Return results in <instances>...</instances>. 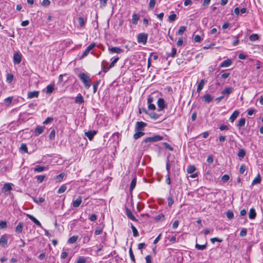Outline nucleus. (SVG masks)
I'll return each mask as SVG.
<instances>
[{
	"mask_svg": "<svg viewBox=\"0 0 263 263\" xmlns=\"http://www.w3.org/2000/svg\"><path fill=\"white\" fill-rule=\"evenodd\" d=\"M53 120L52 117H47L46 119L43 122V124H47Z\"/></svg>",
	"mask_w": 263,
	"mask_h": 263,
	"instance_id": "nucleus-60",
	"label": "nucleus"
},
{
	"mask_svg": "<svg viewBox=\"0 0 263 263\" xmlns=\"http://www.w3.org/2000/svg\"><path fill=\"white\" fill-rule=\"evenodd\" d=\"M246 170V166L245 164H242L239 168V173L243 174Z\"/></svg>",
	"mask_w": 263,
	"mask_h": 263,
	"instance_id": "nucleus-56",
	"label": "nucleus"
},
{
	"mask_svg": "<svg viewBox=\"0 0 263 263\" xmlns=\"http://www.w3.org/2000/svg\"><path fill=\"white\" fill-rule=\"evenodd\" d=\"M33 201L36 203H42L45 201V199L43 197H39L38 199L33 197Z\"/></svg>",
	"mask_w": 263,
	"mask_h": 263,
	"instance_id": "nucleus-45",
	"label": "nucleus"
},
{
	"mask_svg": "<svg viewBox=\"0 0 263 263\" xmlns=\"http://www.w3.org/2000/svg\"><path fill=\"white\" fill-rule=\"evenodd\" d=\"M27 216L31 219L35 224H36L37 226L42 228V224L41 222L36 219L33 216L30 214H27Z\"/></svg>",
	"mask_w": 263,
	"mask_h": 263,
	"instance_id": "nucleus-16",
	"label": "nucleus"
},
{
	"mask_svg": "<svg viewBox=\"0 0 263 263\" xmlns=\"http://www.w3.org/2000/svg\"><path fill=\"white\" fill-rule=\"evenodd\" d=\"M232 64V61L230 59H227L223 61L220 66L221 67H228Z\"/></svg>",
	"mask_w": 263,
	"mask_h": 263,
	"instance_id": "nucleus-20",
	"label": "nucleus"
},
{
	"mask_svg": "<svg viewBox=\"0 0 263 263\" xmlns=\"http://www.w3.org/2000/svg\"><path fill=\"white\" fill-rule=\"evenodd\" d=\"M55 130L53 129H52L50 134H49V138L50 140H53L55 138Z\"/></svg>",
	"mask_w": 263,
	"mask_h": 263,
	"instance_id": "nucleus-47",
	"label": "nucleus"
},
{
	"mask_svg": "<svg viewBox=\"0 0 263 263\" xmlns=\"http://www.w3.org/2000/svg\"><path fill=\"white\" fill-rule=\"evenodd\" d=\"M213 99V97L209 94H205L203 97V100L207 103H209Z\"/></svg>",
	"mask_w": 263,
	"mask_h": 263,
	"instance_id": "nucleus-22",
	"label": "nucleus"
},
{
	"mask_svg": "<svg viewBox=\"0 0 263 263\" xmlns=\"http://www.w3.org/2000/svg\"><path fill=\"white\" fill-rule=\"evenodd\" d=\"M46 92L48 94L51 93L54 90V86L53 85H48L46 87Z\"/></svg>",
	"mask_w": 263,
	"mask_h": 263,
	"instance_id": "nucleus-30",
	"label": "nucleus"
},
{
	"mask_svg": "<svg viewBox=\"0 0 263 263\" xmlns=\"http://www.w3.org/2000/svg\"><path fill=\"white\" fill-rule=\"evenodd\" d=\"M129 256H130V258L131 259V260L133 261V262H135V256L134 255V253H133V250H132V247H130L129 248Z\"/></svg>",
	"mask_w": 263,
	"mask_h": 263,
	"instance_id": "nucleus-42",
	"label": "nucleus"
},
{
	"mask_svg": "<svg viewBox=\"0 0 263 263\" xmlns=\"http://www.w3.org/2000/svg\"><path fill=\"white\" fill-rule=\"evenodd\" d=\"M78 23L80 26L83 27L86 23V20L82 17H79L78 18Z\"/></svg>",
	"mask_w": 263,
	"mask_h": 263,
	"instance_id": "nucleus-35",
	"label": "nucleus"
},
{
	"mask_svg": "<svg viewBox=\"0 0 263 263\" xmlns=\"http://www.w3.org/2000/svg\"><path fill=\"white\" fill-rule=\"evenodd\" d=\"M22 54L18 52H15L13 54V62L14 64H18L21 63Z\"/></svg>",
	"mask_w": 263,
	"mask_h": 263,
	"instance_id": "nucleus-6",
	"label": "nucleus"
},
{
	"mask_svg": "<svg viewBox=\"0 0 263 263\" xmlns=\"http://www.w3.org/2000/svg\"><path fill=\"white\" fill-rule=\"evenodd\" d=\"M139 19V16L137 14H134L132 16V22L134 24H137Z\"/></svg>",
	"mask_w": 263,
	"mask_h": 263,
	"instance_id": "nucleus-31",
	"label": "nucleus"
},
{
	"mask_svg": "<svg viewBox=\"0 0 263 263\" xmlns=\"http://www.w3.org/2000/svg\"><path fill=\"white\" fill-rule=\"evenodd\" d=\"M163 145L165 148L168 149L171 151H172L173 150V148L167 143L164 142L163 143Z\"/></svg>",
	"mask_w": 263,
	"mask_h": 263,
	"instance_id": "nucleus-53",
	"label": "nucleus"
},
{
	"mask_svg": "<svg viewBox=\"0 0 263 263\" xmlns=\"http://www.w3.org/2000/svg\"><path fill=\"white\" fill-rule=\"evenodd\" d=\"M45 177V175H39L36 177V180L38 183L42 182L44 180Z\"/></svg>",
	"mask_w": 263,
	"mask_h": 263,
	"instance_id": "nucleus-41",
	"label": "nucleus"
},
{
	"mask_svg": "<svg viewBox=\"0 0 263 263\" xmlns=\"http://www.w3.org/2000/svg\"><path fill=\"white\" fill-rule=\"evenodd\" d=\"M158 110L162 111L166 107L164 100L163 98H159L157 101Z\"/></svg>",
	"mask_w": 263,
	"mask_h": 263,
	"instance_id": "nucleus-7",
	"label": "nucleus"
},
{
	"mask_svg": "<svg viewBox=\"0 0 263 263\" xmlns=\"http://www.w3.org/2000/svg\"><path fill=\"white\" fill-rule=\"evenodd\" d=\"M82 202V198L79 196L76 200H73L72 205L73 208L79 207Z\"/></svg>",
	"mask_w": 263,
	"mask_h": 263,
	"instance_id": "nucleus-10",
	"label": "nucleus"
},
{
	"mask_svg": "<svg viewBox=\"0 0 263 263\" xmlns=\"http://www.w3.org/2000/svg\"><path fill=\"white\" fill-rule=\"evenodd\" d=\"M120 51L121 50H109V57L110 60H112L110 64V67H113L119 59V57L117 55H114V54L119 53Z\"/></svg>",
	"mask_w": 263,
	"mask_h": 263,
	"instance_id": "nucleus-2",
	"label": "nucleus"
},
{
	"mask_svg": "<svg viewBox=\"0 0 263 263\" xmlns=\"http://www.w3.org/2000/svg\"><path fill=\"white\" fill-rule=\"evenodd\" d=\"M12 185L13 184L11 183H6L4 185L2 191L6 196L10 194V191L12 190Z\"/></svg>",
	"mask_w": 263,
	"mask_h": 263,
	"instance_id": "nucleus-4",
	"label": "nucleus"
},
{
	"mask_svg": "<svg viewBox=\"0 0 263 263\" xmlns=\"http://www.w3.org/2000/svg\"><path fill=\"white\" fill-rule=\"evenodd\" d=\"M239 114V112L238 110H235L233 113L231 115L229 118V120L231 122H233L237 118Z\"/></svg>",
	"mask_w": 263,
	"mask_h": 263,
	"instance_id": "nucleus-19",
	"label": "nucleus"
},
{
	"mask_svg": "<svg viewBox=\"0 0 263 263\" xmlns=\"http://www.w3.org/2000/svg\"><path fill=\"white\" fill-rule=\"evenodd\" d=\"M156 4L155 0H150L148 4V8L149 9H153Z\"/></svg>",
	"mask_w": 263,
	"mask_h": 263,
	"instance_id": "nucleus-46",
	"label": "nucleus"
},
{
	"mask_svg": "<svg viewBox=\"0 0 263 263\" xmlns=\"http://www.w3.org/2000/svg\"><path fill=\"white\" fill-rule=\"evenodd\" d=\"M261 180V176L259 174L256 176V177L253 179L252 182V185H254L255 184H257L260 183Z\"/></svg>",
	"mask_w": 263,
	"mask_h": 263,
	"instance_id": "nucleus-21",
	"label": "nucleus"
},
{
	"mask_svg": "<svg viewBox=\"0 0 263 263\" xmlns=\"http://www.w3.org/2000/svg\"><path fill=\"white\" fill-rule=\"evenodd\" d=\"M90 50H85L84 53L79 57V59L81 60L86 57Z\"/></svg>",
	"mask_w": 263,
	"mask_h": 263,
	"instance_id": "nucleus-61",
	"label": "nucleus"
},
{
	"mask_svg": "<svg viewBox=\"0 0 263 263\" xmlns=\"http://www.w3.org/2000/svg\"><path fill=\"white\" fill-rule=\"evenodd\" d=\"M149 115L151 118H153L155 120L158 119L160 116L159 115L156 114L155 112H152L149 114Z\"/></svg>",
	"mask_w": 263,
	"mask_h": 263,
	"instance_id": "nucleus-49",
	"label": "nucleus"
},
{
	"mask_svg": "<svg viewBox=\"0 0 263 263\" xmlns=\"http://www.w3.org/2000/svg\"><path fill=\"white\" fill-rule=\"evenodd\" d=\"M13 80V75L11 73L7 74L6 81L8 83H11Z\"/></svg>",
	"mask_w": 263,
	"mask_h": 263,
	"instance_id": "nucleus-37",
	"label": "nucleus"
},
{
	"mask_svg": "<svg viewBox=\"0 0 263 263\" xmlns=\"http://www.w3.org/2000/svg\"><path fill=\"white\" fill-rule=\"evenodd\" d=\"M41 4L44 7H48L50 5V2L49 0H43Z\"/></svg>",
	"mask_w": 263,
	"mask_h": 263,
	"instance_id": "nucleus-52",
	"label": "nucleus"
},
{
	"mask_svg": "<svg viewBox=\"0 0 263 263\" xmlns=\"http://www.w3.org/2000/svg\"><path fill=\"white\" fill-rule=\"evenodd\" d=\"M246 155V151L243 149H240L237 154L238 157L240 159H242Z\"/></svg>",
	"mask_w": 263,
	"mask_h": 263,
	"instance_id": "nucleus-28",
	"label": "nucleus"
},
{
	"mask_svg": "<svg viewBox=\"0 0 263 263\" xmlns=\"http://www.w3.org/2000/svg\"><path fill=\"white\" fill-rule=\"evenodd\" d=\"M246 120L245 118H241L237 125V126L240 128L241 127L243 126L245 124Z\"/></svg>",
	"mask_w": 263,
	"mask_h": 263,
	"instance_id": "nucleus-32",
	"label": "nucleus"
},
{
	"mask_svg": "<svg viewBox=\"0 0 263 263\" xmlns=\"http://www.w3.org/2000/svg\"><path fill=\"white\" fill-rule=\"evenodd\" d=\"M48 170V167H46L44 166L36 165L34 168V172L35 173H40V172H43L45 170Z\"/></svg>",
	"mask_w": 263,
	"mask_h": 263,
	"instance_id": "nucleus-15",
	"label": "nucleus"
},
{
	"mask_svg": "<svg viewBox=\"0 0 263 263\" xmlns=\"http://www.w3.org/2000/svg\"><path fill=\"white\" fill-rule=\"evenodd\" d=\"M227 217H228V218L231 219H232L233 217H234V214L231 211H228L227 212Z\"/></svg>",
	"mask_w": 263,
	"mask_h": 263,
	"instance_id": "nucleus-50",
	"label": "nucleus"
},
{
	"mask_svg": "<svg viewBox=\"0 0 263 263\" xmlns=\"http://www.w3.org/2000/svg\"><path fill=\"white\" fill-rule=\"evenodd\" d=\"M23 229V224L22 222H20L15 228V232L20 234L22 232Z\"/></svg>",
	"mask_w": 263,
	"mask_h": 263,
	"instance_id": "nucleus-27",
	"label": "nucleus"
},
{
	"mask_svg": "<svg viewBox=\"0 0 263 263\" xmlns=\"http://www.w3.org/2000/svg\"><path fill=\"white\" fill-rule=\"evenodd\" d=\"M97 134L95 130H90L85 133V135L90 140H91L94 136Z\"/></svg>",
	"mask_w": 263,
	"mask_h": 263,
	"instance_id": "nucleus-17",
	"label": "nucleus"
},
{
	"mask_svg": "<svg viewBox=\"0 0 263 263\" xmlns=\"http://www.w3.org/2000/svg\"><path fill=\"white\" fill-rule=\"evenodd\" d=\"M39 95V91H29L28 92L27 98L28 99H32L34 98H37Z\"/></svg>",
	"mask_w": 263,
	"mask_h": 263,
	"instance_id": "nucleus-14",
	"label": "nucleus"
},
{
	"mask_svg": "<svg viewBox=\"0 0 263 263\" xmlns=\"http://www.w3.org/2000/svg\"><path fill=\"white\" fill-rule=\"evenodd\" d=\"M20 151L22 152H23L24 153H27L28 152V149L26 145L24 143H22L20 146Z\"/></svg>",
	"mask_w": 263,
	"mask_h": 263,
	"instance_id": "nucleus-43",
	"label": "nucleus"
},
{
	"mask_svg": "<svg viewBox=\"0 0 263 263\" xmlns=\"http://www.w3.org/2000/svg\"><path fill=\"white\" fill-rule=\"evenodd\" d=\"M206 82V81L204 79H202L200 81L197 88V91L198 92H199L203 89Z\"/></svg>",
	"mask_w": 263,
	"mask_h": 263,
	"instance_id": "nucleus-18",
	"label": "nucleus"
},
{
	"mask_svg": "<svg viewBox=\"0 0 263 263\" xmlns=\"http://www.w3.org/2000/svg\"><path fill=\"white\" fill-rule=\"evenodd\" d=\"M12 99H13L12 97H8L5 99V102L7 105H9L12 102Z\"/></svg>",
	"mask_w": 263,
	"mask_h": 263,
	"instance_id": "nucleus-57",
	"label": "nucleus"
},
{
	"mask_svg": "<svg viewBox=\"0 0 263 263\" xmlns=\"http://www.w3.org/2000/svg\"><path fill=\"white\" fill-rule=\"evenodd\" d=\"M97 216L95 214H91L90 215V216L89 217V219L91 221H95L97 220Z\"/></svg>",
	"mask_w": 263,
	"mask_h": 263,
	"instance_id": "nucleus-64",
	"label": "nucleus"
},
{
	"mask_svg": "<svg viewBox=\"0 0 263 263\" xmlns=\"http://www.w3.org/2000/svg\"><path fill=\"white\" fill-rule=\"evenodd\" d=\"M86 258L84 256H80L77 261V263H86Z\"/></svg>",
	"mask_w": 263,
	"mask_h": 263,
	"instance_id": "nucleus-44",
	"label": "nucleus"
},
{
	"mask_svg": "<svg viewBox=\"0 0 263 263\" xmlns=\"http://www.w3.org/2000/svg\"><path fill=\"white\" fill-rule=\"evenodd\" d=\"M75 102L76 103H78V104H81L84 102L83 98L80 93H79L77 95V96L76 98V100H75Z\"/></svg>",
	"mask_w": 263,
	"mask_h": 263,
	"instance_id": "nucleus-26",
	"label": "nucleus"
},
{
	"mask_svg": "<svg viewBox=\"0 0 263 263\" xmlns=\"http://www.w3.org/2000/svg\"><path fill=\"white\" fill-rule=\"evenodd\" d=\"M201 40V38L199 35H194V41L195 42H199Z\"/></svg>",
	"mask_w": 263,
	"mask_h": 263,
	"instance_id": "nucleus-59",
	"label": "nucleus"
},
{
	"mask_svg": "<svg viewBox=\"0 0 263 263\" xmlns=\"http://www.w3.org/2000/svg\"><path fill=\"white\" fill-rule=\"evenodd\" d=\"M177 18V15L176 14H173L169 16V21L170 22H173Z\"/></svg>",
	"mask_w": 263,
	"mask_h": 263,
	"instance_id": "nucleus-58",
	"label": "nucleus"
},
{
	"mask_svg": "<svg viewBox=\"0 0 263 263\" xmlns=\"http://www.w3.org/2000/svg\"><path fill=\"white\" fill-rule=\"evenodd\" d=\"M247 233V229L246 228H242L240 232V235L241 236H246Z\"/></svg>",
	"mask_w": 263,
	"mask_h": 263,
	"instance_id": "nucleus-55",
	"label": "nucleus"
},
{
	"mask_svg": "<svg viewBox=\"0 0 263 263\" xmlns=\"http://www.w3.org/2000/svg\"><path fill=\"white\" fill-rule=\"evenodd\" d=\"M45 128V126H37L35 129L34 132V135L35 136H39L44 132Z\"/></svg>",
	"mask_w": 263,
	"mask_h": 263,
	"instance_id": "nucleus-12",
	"label": "nucleus"
},
{
	"mask_svg": "<svg viewBox=\"0 0 263 263\" xmlns=\"http://www.w3.org/2000/svg\"><path fill=\"white\" fill-rule=\"evenodd\" d=\"M146 125V123L143 122H137L136 124V130H143Z\"/></svg>",
	"mask_w": 263,
	"mask_h": 263,
	"instance_id": "nucleus-11",
	"label": "nucleus"
},
{
	"mask_svg": "<svg viewBox=\"0 0 263 263\" xmlns=\"http://www.w3.org/2000/svg\"><path fill=\"white\" fill-rule=\"evenodd\" d=\"M196 170V167L193 165H190L187 166V172L188 174H192Z\"/></svg>",
	"mask_w": 263,
	"mask_h": 263,
	"instance_id": "nucleus-29",
	"label": "nucleus"
},
{
	"mask_svg": "<svg viewBox=\"0 0 263 263\" xmlns=\"http://www.w3.org/2000/svg\"><path fill=\"white\" fill-rule=\"evenodd\" d=\"M229 179H230L229 176L228 175H224L221 178V180L223 182L228 181L229 180Z\"/></svg>",
	"mask_w": 263,
	"mask_h": 263,
	"instance_id": "nucleus-63",
	"label": "nucleus"
},
{
	"mask_svg": "<svg viewBox=\"0 0 263 263\" xmlns=\"http://www.w3.org/2000/svg\"><path fill=\"white\" fill-rule=\"evenodd\" d=\"M78 77L83 82L86 89H88L90 87L91 79L89 75L85 73H80L79 74Z\"/></svg>",
	"mask_w": 263,
	"mask_h": 263,
	"instance_id": "nucleus-1",
	"label": "nucleus"
},
{
	"mask_svg": "<svg viewBox=\"0 0 263 263\" xmlns=\"http://www.w3.org/2000/svg\"><path fill=\"white\" fill-rule=\"evenodd\" d=\"M125 213H126V216H127V217L129 219H130L133 221H137V219L135 217V216H134L132 212H131V211L129 209L126 208Z\"/></svg>",
	"mask_w": 263,
	"mask_h": 263,
	"instance_id": "nucleus-13",
	"label": "nucleus"
},
{
	"mask_svg": "<svg viewBox=\"0 0 263 263\" xmlns=\"http://www.w3.org/2000/svg\"><path fill=\"white\" fill-rule=\"evenodd\" d=\"M177 50H171V53L166 52L165 55H162L163 58L167 59L169 57H173L176 54Z\"/></svg>",
	"mask_w": 263,
	"mask_h": 263,
	"instance_id": "nucleus-25",
	"label": "nucleus"
},
{
	"mask_svg": "<svg viewBox=\"0 0 263 263\" xmlns=\"http://www.w3.org/2000/svg\"><path fill=\"white\" fill-rule=\"evenodd\" d=\"M163 139V137L160 135H154L152 137H147L145 138L143 142L148 143V142H155L157 141H159L162 140Z\"/></svg>",
	"mask_w": 263,
	"mask_h": 263,
	"instance_id": "nucleus-3",
	"label": "nucleus"
},
{
	"mask_svg": "<svg viewBox=\"0 0 263 263\" xmlns=\"http://www.w3.org/2000/svg\"><path fill=\"white\" fill-rule=\"evenodd\" d=\"M131 228L133 232V235L134 237H137L139 236V233L135 226L133 224L131 226Z\"/></svg>",
	"mask_w": 263,
	"mask_h": 263,
	"instance_id": "nucleus-40",
	"label": "nucleus"
},
{
	"mask_svg": "<svg viewBox=\"0 0 263 263\" xmlns=\"http://www.w3.org/2000/svg\"><path fill=\"white\" fill-rule=\"evenodd\" d=\"M97 47V48H99V46L97 45L96 43H93L90 44L86 49H93L95 47Z\"/></svg>",
	"mask_w": 263,
	"mask_h": 263,
	"instance_id": "nucleus-54",
	"label": "nucleus"
},
{
	"mask_svg": "<svg viewBox=\"0 0 263 263\" xmlns=\"http://www.w3.org/2000/svg\"><path fill=\"white\" fill-rule=\"evenodd\" d=\"M100 84V81H96L93 85V92L95 93L98 89V85Z\"/></svg>",
	"mask_w": 263,
	"mask_h": 263,
	"instance_id": "nucleus-48",
	"label": "nucleus"
},
{
	"mask_svg": "<svg viewBox=\"0 0 263 263\" xmlns=\"http://www.w3.org/2000/svg\"><path fill=\"white\" fill-rule=\"evenodd\" d=\"M233 88L231 87H226L224 90L221 92V94L224 96V97L228 98L229 96L232 92Z\"/></svg>",
	"mask_w": 263,
	"mask_h": 263,
	"instance_id": "nucleus-9",
	"label": "nucleus"
},
{
	"mask_svg": "<svg viewBox=\"0 0 263 263\" xmlns=\"http://www.w3.org/2000/svg\"><path fill=\"white\" fill-rule=\"evenodd\" d=\"M259 36L257 34H252L249 37V39L251 41H255L257 40Z\"/></svg>",
	"mask_w": 263,
	"mask_h": 263,
	"instance_id": "nucleus-39",
	"label": "nucleus"
},
{
	"mask_svg": "<svg viewBox=\"0 0 263 263\" xmlns=\"http://www.w3.org/2000/svg\"><path fill=\"white\" fill-rule=\"evenodd\" d=\"M8 237L6 235H2L0 238V246L3 248L7 246Z\"/></svg>",
	"mask_w": 263,
	"mask_h": 263,
	"instance_id": "nucleus-8",
	"label": "nucleus"
},
{
	"mask_svg": "<svg viewBox=\"0 0 263 263\" xmlns=\"http://www.w3.org/2000/svg\"><path fill=\"white\" fill-rule=\"evenodd\" d=\"M65 176V175L64 173H61L60 174L57 176V179L59 181H61L63 179Z\"/></svg>",
	"mask_w": 263,
	"mask_h": 263,
	"instance_id": "nucleus-62",
	"label": "nucleus"
},
{
	"mask_svg": "<svg viewBox=\"0 0 263 263\" xmlns=\"http://www.w3.org/2000/svg\"><path fill=\"white\" fill-rule=\"evenodd\" d=\"M256 216V214L255 212V210L253 208H251L250 210L249 213V217L251 219H253L255 218Z\"/></svg>",
	"mask_w": 263,
	"mask_h": 263,
	"instance_id": "nucleus-24",
	"label": "nucleus"
},
{
	"mask_svg": "<svg viewBox=\"0 0 263 263\" xmlns=\"http://www.w3.org/2000/svg\"><path fill=\"white\" fill-rule=\"evenodd\" d=\"M136 185V178H134L130 183V191H132L134 189L135 187V186Z\"/></svg>",
	"mask_w": 263,
	"mask_h": 263,
	"instance_id": "nucleus-36",
	"label": "nucleus"
},
{
	"mask_svg": "<svg viewBox=\"0 0 263 263\" xmlns=\"http://www.w3.org/2000/svg\"><path fill=\"white\" fill-rule=\"evenodd\" d=\"M207 243H205L204 245H200L198 243H196L195 245V248L198 250H203L206 247Z\"/></svg>",
	"mask_w": 263,
	"mask_h": 263,
	"instance_id": "nucleus-33",
	"label": "nucleus"
},
{
	"mask_svg": "<svg viewBox=\"0 0 263 263\" xmlns=\"http://www.w3.org/2000/svg\"><path fill=\"white\" fill-rule=\"evenodd\" d=\"M147 34L144 33H141L138 35L137 40L139 43L143 45L145 44L147 40Z\"/></svg>",
	"mask_w": 263,
	"mask_h": 263,
	"instance_id": "nucleus-5",
	"label": "nucleus"
},
{
	"mask_svg": "<svg viewBox=\"0 0 263 263\" xmlns=\"http://www.w3.org/2000/svg\"><path fill=\"white\" fill-rule=\"evenodd\" d=\"M145 133L142 130H136V133L134 135V138L135 139H138L144 135Z\"/></svg>",
	"mask_w": 263,
	"mask_h": 263,
	"instance_id": "nucleus-23",
	"label": "nucleus"
},
{
	"mask_svg": "<svg viewBox=\"0 0 263 263\" xmlns=\"http://www.w3.org/2000/svg\"><path fill=\"white\" fill-rule=\"evenodd\" d=\"M78 239V236H76V235H74L69 238L68 242L69 243H73L77 241Z\"/></svg>",
	"mask_w": 263,
	"mask_h": 263,
	"instance_id": "nucleus-34",
	"label": "nucleus"
},
{
	"mask_svg": "<svg viewBox=\"0 0 263 263\" xmlns=\"http://www.w3.org/2000/svg\"><path fill=\"white\" fill-rule=\"evenodd\" d=\"M185 30L186 27L185 26H181L178 31V34H182Z\"/></svg>",
	"mask_w": 263,
	"mask_h": 263,
	"instance_id": "nucleus-51",
	"label": "nucleus"
},
{
	"mask_svg": "<svg viewBox=\"0 0 263 263\" xmlns=\"http://www.w3.org/2000/svg\"><path fill=\"white\" fill-rule=\"evenodd\" d=\"M67 189V186L65 184H63L58 190V193L61 194L64 193Z\"/></svg>",
	"mask_w": 263,
	"mask_h": 263,
	"instance_id": "nucleus-38",
	"label": "nucleus"
}]
</instances>
